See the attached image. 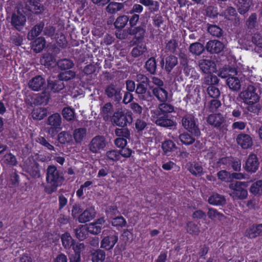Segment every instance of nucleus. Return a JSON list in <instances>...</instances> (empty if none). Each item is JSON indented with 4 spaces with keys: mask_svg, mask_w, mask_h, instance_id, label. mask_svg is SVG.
<instances>
[{
    "mask_svg": "<svg viewBox=\"0 0 262 262\" xmlns=\"http://www.w3.org/2000/svg\"><path fill=\"white\" fill-rule=\"evenodd\" d=\"M46 179L47 185L45 187V190L49 194L55 192L58 187L61 186L64 181L63 172L54 165L48 166Z\"/></svg>",
    "mask_w": 262,
    "mask_h": 262,
    "instance_id": "1",
    "label": "nucleus"
},
{
    "mask_svg": "<svg viewBox=\"0 0 262 262\" xmlns=\"http://www.w3.org/2000/svg\"><path fill=\"white\" fill-rule=\"evenodd\" d=\"M256 90L254 86L250 85L241 93V98L244 102L247 104V110L255 114H258L260 110V105L257 103L260 97L256 93Z\"/></svg>",
    "mask_w": 262,
    "mask_h": 262,
    "instance_id": "2",
    "label": "nucleus"
},
{
    "mask_svg": "<svg viewBox=\"0 0 262 262\" xmlns=\"http://www.w3.org/2000/svg\"><path fill=\"white\" fill-rule=\"evenodd\" d=\"M182 126L193 136L199 137L201 135L199 120L192 113H186L182 117Z\"/></svg>",
    "mask_w": 262,
    "mask_h": 262,
    "instance_id": "3",
    "label": "nucleus"
},
{
    "mask_svg": "<svg viewBox=\"0 0 262 262\" xmlns=\"http://www.w3.org/2000/svg\"><path fill=\"white\" fill-rule=\"evenodd\" d=\"M247 184L245 182L232 181L229 185V188L232 191L231 195L234 199L239 200L245 199L248 195L246 189Z\"/></svg>",
    "mask_w": 262,
    "mask_h": 262,
    "instance_id": "4",
    "label": "nucleus"
},
{
    "mask_svg": "<svg viewBox=\"0 0 262 262\" xmlns=\"http://www.w3.org/2000/svg\"><path fill=\"white\" fill-rule=\"evenodd\" d=\"M259 165V162L257 155L251 153L249 155L243 167L247 172L252 173L258 170Z\"/></svg>",
    "mask_w": 262,
    "mask_h": 262,
    "instance_id": "5",
    "label": "nucleus"
},
{
    "mask_svg": "<svg viewBox=\"0 0 262 262\" xmlns=\"http://www.w3.org/2000/svg\"><path fill=\"white\" fill-rule=\"evenodd\" d=\"M155 123L157 125L165 128H170L176 126V123L172 118V115H163L161 114H156Z\"/></svg>",
    "mask_w": 262,
    "mask_h": 262,
    "instance_id": "6",
    "label": "nucleus"
},
{
    "mask_svg": "<svg viewBox=\"0 0 262 262\" xmlns=\"http://www.w3.org/2000/svg\"><path fill=\"white\" fill-rule=\"evenodd\" d=\"M61 118L59 114L55 113L48 118L47 124L51 126L49 129V133L52 135L56 134L61 128Z\"/></svg>",
    "mask_w": 262,
    "mask_h": 262,
    "instance_id": "7",
    "label": "nucleus"
},
{
    "mask_svg": "<svg viewBox=\"0 0 262 262\" xmlns=\"http://www.w3.org/2000/svg\"><path fill=\"white\" fill-rule=\"evenodd\" d=\"M105 94L116 103L120 102L122 99V94L119 89L113 83L107 85L105 89Z\"/></svg>",
    "mask_w": 262,
    "mask_h": 262,
    "instance_id": "8",
    "label": "nucleus"
},
{
    "mask_svg": "<svg viewBox=\"0 0 262 262\" xmlns=\"http://www.w3.org/2000/svg\"><path fill=\"white\" fill-rule=\"evenodd\" d=\"M118 241V236L115 232H111L104 236L101 242V247L106 250H110L114 247Z\"/></svg>",
    "mask_w": 262,
    "mask_h": 262,
    "instance_id": "9",
    "label": "nucleus"
},
{
    "mask_svg": "<svg viewBox=\"0 0 262 262\" xmlns=\"http://www.w3.org/2000/svg\"><path fill=\"white\" fill-rule=\"evenodd\" d=\"M106 145L105 138L102 136H96L91 140L89 148L93 153H97L100 150L103 149Z\"/></svg>",
    "mask_w": 262,
    "mask_h": 262,
    "instance_id": "10",
    "label": "nucleus"
},
{
    "mask_svg": "<svg viewBox=\"0 0 262 262\" xmlns=\"http://www.w3.org/2000/svg\"><path fill=\"white\" fill-rule=\"evenodd\" d=\"M198 62L200 70L205 74H211L216 71V64L211 59H202Z\"/></svg>",
    "mask_w": 262,
    "mask_h": 262,
    "instance_id": "11",
    "label": "nucleus"
},
{
    "mask_svg": "<svg viewBox=\"0 0 262 262\" xmlns=\"http://www.w3.org/2000/svg\"><path fill=\"white\" fill-rule=\"evenodd\" d=\"M236 141L243 149H247L251 148L253 145L252 138L250 135L241 133L239 134L236 138Z\"/></svg>",
    "mask_w": 262,
    "mask_h": 262,
    "instance_id": "12",
    "label": "nucleus"
},
{
    "mask_svg": "<svg viewBox=\"0 0 262 262\" xmlns=\"http://www.w3.org/2000/svg\"><path fill=\"white\" fill-rule=\"evenodd\" d=\"M145 33V30L141 26L128 30V33L131 35L134 36L132 41L133 43H144V38Z\"/></svg>",
    "mask_w": 262,
    "mask_h": 262,
    "instance_id": "13",
    "label": "nucleus"
},
{
    "mask_svg": "<svg viewBox=\"0 0 262 262\" xmlns=\"http://www.w3.org/2000/svg\"><path fill=\"white\" fill-rule=\"evenodd\" d=\"M187 170L194 177H201L203 175V168L201 164L196 161H189L185 166Z\"/></svg>",
    "mask_w": 262,
    "mask_h": 262,
    "instance_id": "14",
    "label": "nucleus"
},
{
    "mask_svg": "<svg viewBox=\"0 0 262 262\" xmlns=\"http://www.w3.org/2000/svg\"><path fill=\"white\" fill-rule=\"evenodd\" d=\"M152 95L160 102H166L168 99V93L163 88L150 87Z\"/></svg>",
    "mask_w": 262,
    "mask_h": 262,
    "instance_id": "15",
    "label": "nucleus"
},
{
    "mask_svg": "<svg viewBox=\"0 0 262 262\" xmlns=\"http://www.w3.org/2000/svg\"><path fill=\"white\" fill-rule=\"evenodd\" d=\"M245 236L249 238L262 236V224L250 225L245 231Z\"/></svg>",
    "mask_w": 262,
    "mask_h": 262,
    "instance_id": "16",
    "label": "nucleus"
},
{
    "mask_svg": "<svg viewBox=\"0 0 262 262\" xmlns=\"http://www.w3.org/2000/svg\"><path fill=\"white\" fill-rule=\"evenodd\" d=\"M224 44L216 40H211L206 45L207 51L212 54L219 53L223 50Z\"/></svg>",
    "mask_w": 262,
    "mask_h": 262,
    "instance_id": "17",
    "label": "nucleus"
},
{
    "mask_svg": "<svg viewBox=\"0 0 262 262\" xmlns=\"http://www.w3.org/2000/svg\"><path fill=\"white\" fill-rule=\"evenodd\" d=\"M112 119L114 124L121 127H124L129 123L126 115L122 111L115 112Z\"/></svg>",
    "mask_w": 262,
    "mask_h": 262,
    "instance_id": "18",
    "label": "nucleus"
},
{
    "mask_svg": "<svg viewBox=\"0 0 262 262\" xmlns=\"http://www.w3.org/2000/svg\"><path fill=\"white\" fill-rule=\"evenodd\" d=\"M219 76L222 78L228 77L226 80V83L231 90L236 91L241 89V83L237 77L234 76L228 77V76L226 75V74H224L223 71L221 72L219 74Z\"/></svg>",
    "mask_w": 262,
    "mask_h": 262,
    "instance_id": "19",
    "label": "nucleus"
},
{
    "mask_svg": "<svg viewBox=\"0 0 262 262\" xmlns=\"http://www.w3.org/2000/svg\"><path fill=\"white\" fill-rule=\"evenodd\" d=\"M46 83L45 79L41 76L38 75L33 77L29 82V88L33 91H38L43 88Z\"/></svg>",
    "mask_w": 262,
    "mask_h": 262,
    "instance_id": "20",
    "label": "nucleus"
},
{
    "mask_svg": "<svg viewBox=\"0 0 262 262\" xmlns=\"http://www.w3.org/2000/svg\"><path fill=\"white\" fill-rule=\"evenodd\" d=\"M65 87L64 82L58 78L48 80V89L53 93H57L62 90Z\"/></svg>",
    "mask_w": 262,
    "mask_h": 262,
    "instance_id": "21",
    "label": "nucleus"
},
{
    "mask_svg": "<svg viewBox=\"0 0 262 262\" xmlns=\"http://www.w3.org/2000/svg\"><path fill=\"white\" fill-rule=\"evenodd\" d=\"M149 85L137 84L136 89V93L138 94L139 98L142 100H148L152 96L149 91L147 90V86Z\"/></svg>",
    "mask_w": 262,
    "mask_h": 262,
    "instance_id": "22",
    "label": "nucleus"
},
{
    "mask_svg": "<svg viewBox=\"0 0 262 262\" xmlns=\"http://www.w3.org/2000/svg\"><path fill=\"white\" fill-rule=\"evenodd\" d=\"M225 121V119L221 114L209 115L207 121L209 124L215 127H220Z\"/></svg>",
    "mask_w": 262,
    "mask_h": 262,
    "instance_id": "23",
    "label": "nucleus"
},
{
    "mask_svg": "<svg viewBox=\"0 0 262 262\" xmlns=\"http://www.w3.org/2000/svg\"><path fill=\"white\" fill-rule=\"evenodd\" d=\"M95 214L96 212L94 208H87L78 216V221L81 223H86L93 219Z\"/></svg>",
    "mask_w": 262,
    "mask_h": 262,
    "instance_id": "24",
    "label": "nucleus"
},
{
    "mask_svg": "<svg viewBox=\"0 0 262 262\" xmlns=\"http://www.w3.org/2000/svg\"><path fill=\"white\" fill-rule=\"evenodd\" d=\"M113 113L114 107L111 102H107L101 108V114L105 121L108 120L111 117L113 118Z\"/></svg>",
    "mask_w": 262,
    "mask_h": 262,
    "instance_id": "25",
    "label": "nucleus"
},
{
    "mask_svg": "<svg viewBox=\"0 0 262 262\" xmlns=\"http://www.w3.org/2000/svg\"><path fill=\"white\" fill-rule=\"evenodd\" d=\"M75 235L79 241H83L87 238L89 232L86 225H80L74 229Z\"/></svg>",
    "mask_w": 262,
    "mask_h": 262,
    "instance_id": "26",
    "label": "nucleus"
},
{
    "mask_svg": "<svg viewBox=\"0 0 262 262\" xmlns=\"http://www.w3.org/2000/svg\"><path fill=\"white\" fill-rule=\"evenodd\" d=\"M161 148L164 154L166 156H170L171 153L177 149L176 144L171 140H165L162 143Z\"/></svg>",
    "mask_w": 262,
    "mask_h": 262,
    "instance_id": "27",
    "label": "nucleus"
},
{
    "mask_svg": "<svg viewBox=\"0 0 262 262\" xmlns=\"http://www.w3.org/2000/svg\"><path fill=\"white\" fill-rule=\"evenodd\" d=\"M208 202L209 204L213 206H222L226 203V199L223 195L216 193L209 197Z\"/></svg>",
    "mask_w": 262,
    "mask_h": 262,
    "instance_id": "28",
    "label": "nucleus"
},
{
    "mask_svg": "<svg viewBox=\"0 0 262 262\" xmlns=\"http://www.w3.org/2000/svg\"><path fill=\"white\" fill-rule=\"evenodd\" d=\"M46 46V40L43 37L35 39L31 43L32 49L36 53L42 51Z\"/></svg>",
    "mask_w": 262,
    "mask_h": 262,
    "instance_id": "29",
    "label": "nucleus"
},
{
    "mask_svg": "<svg viewBox=\"0 0 262 262\" xmlns=\"http://www.w3.org/2000/svg\"><path fill=\"white\" fill-rule=\"evenodd\" d=\"M174 112V106L166 102H161L158 105L157 114L171 115L170 114Z\"/></svg>",
    "mask_w": 262,
    "mask_h": 262,
    "instance_id": "30",
    "label": "nucleus"
},
{
    "mask_svg": "<svg viewBox=\"0 0 262 262\" xmlns=\"http://www.w3.org/2000/svg\"><path fill=\"white\" fill-rule=\"evenodd\" d=\"M2 160L4 165L10 167L15 166L18 164L16 157L10 152L5 154Z\"/></svg>",
    "mask_w": 262,
    "mask_h": 262,
    "instance_id": "31",
    "label": "nucleus"
},
{
    "mask_svg": "<svg viewBox=\"0 0 262 262\" xmlns=\"http://www.w3.org/2000/svg\"><path fill=\"white\" fill-rule=\"evenodd\" d=\"M133 45H137L133 48L131 51V55L134 58H137L143 54L146 51L147 48L145 43H133Z\"/></svg>",
    "mask_w": 262,
    "mask_h": 262,
    "instance_id": "32",
    "label": "nucleus"
},
{
    "mask_svg": "<svg viewBox=\"0 0 262 262\" xmlns=\"http://www.w3.org/2000/svg\"><path fill=\"white\" fill-rule=\"evenodd\" d=\"M104 158L107 162L114 163L120 159V156L119 155L118 150L112 149L106 152Z\"/></svg>",
    "mask_w": 262,
    "mask_h": 262,
    "instance_id": "33",
    "label": "nucleus"
},
{
    "mask_svg": "<svg viewBox=\"0 0 262 262\" xmlns=\"http://www.w3.org/2000/svg\"><path fill=\"white\" fill-rule=\"evenodd\" d=\"M178 63V58L174 55L168 56L165 58V70L169 73Z\"/></svg>",
    "mask_w": 262,
    "mask_h": 262,
    "instance_id": "34",
    "label": "nucleus"
},
{
    "mask_svg": "<svg viewBox=\"0 0 262 262\" xmlns=\"http://www.w3.org/2000/svg\"><path fill=\"white\" fill-rule=\"evenodd\" d=\"M157 67V61L154 57H150L145 62V68L151 75H155L156 73Z\"/></svg>",
    "mask_w": 262,
    "mask_h": 262,
    "instance_id": "35",
    "label": "nucleus"
},
{
    "mask_svg": "<svg viewBox=\"0 0 262 262\" xmlns=\"http://www.w3.org/2000/svg\"><path fill=\"white\" fill-rule=\"evenodd\" d=\"M249 191L255 196L262 195V180H259L253 183L250 186Z\"/></svg>",
    "mask_w": 262,
    "mask_h": 262,
    "instance_id": "36",
    "label": "nucleus"
},
{
    "mask_svg": "<svg viewBox=\"0 0 262 262\" xmlns=\"http://www.w3.org/2000/svg\"><path fill=\"white\" fill-rule=\"evenodd\" d=\"M11 24L15 29L19 31H21L25 26L26 22V17H11Z\"/></svg>",
    "mask_w": 262,
    "mask_h": 262,
    "instance_id": "37",
    "label": "nucleus"
},
{
    "mask_svg": "<svg viewBox=\"0 0 262 262\" xmlns=\"http://www.w3.org/2000/svg\"><path fill=\"white\" fill-rule=\"evenodd\" d=\"M112 225L116 227L117 230L126 227L127 223L126 220L121 215L118 216L112 219L111 221Z\"/></svg>",
    "mask_w": 262,
    "mask_h": 262,
    "instance_id": "38",
    "label": "nucleus"
},
{
    "mask_svg": "<svg viewBox=\"0 0 262 262\" xmlns=\"http://www.w3.org/2000/svg\"><path fill=\"white\" fill-rule=\"evenodd\" d=\"M50 99V95L49 92L43 91L36 96L35 102L38 105H45L48 104Z\"/></svg>",
    "mask_w": 262,
    "mask_h": 262,
    "instance_id": "39",
    "label": "nucleus"
},
{
    "mask_svg": "<svg viewBox=\"0 0 262 262\" xmlns=\"http://www.w3.org/2000/svg\"><path fill=\"white\" fill-rule=\"evenodd\" d=\"M185 229L187 233L193 235H198L200 233V227L198 224H195L192 221L188 222Z\"/></svg>",
    "mask_w": 262,
    "mask_h": 262,
    "instance_id": "40",
    "label": "nucleus"
},
{
    "mask_svg": "<svg viewBox=\"0 0 262 262\" xmlns=\"http://www.w3.org/2000/svg\"><path fill=\"white\" fill-rule=\"evenodd\" d=\"M92 262H103L105 258V252L101 249H97L91 254Z\"/></svg>",
    "mask_w": 262,
    "mask_h": 262,
    "instance_id": "41",
    "label": "nucleus"
},
{
    "mask_svg": "<svg viewBox=\"0 0 262 262\" xmlns=\"http://www.w3.org/2000/svg\"><path fill=\"white\" fill-rule=\"evenodd\" d=\"M62 244L64 248L69 249L75 242L69 232H65L61 236Z\"/></svg>",
    "mask_w": 262,
    "mask_h": 262,
    "instance_id": "42",
    "label": "nucleus"
},
{
    "mask_svg": "<svg viewBox=\"0 0 262 262\" xmlns=\"http://www.w3.org/2000/svg\"><path fill=\"white\" fill-rule=\"evenodd\" d=\"M31 114L33 119L41 120L47 116V111L45 108H36L33 110Z\"/></svg>",
    "mask_w": 262,
    "mask_h": 262,
    "instance_id": "43",
    "label": "nucleus"
},
{
    "mask_svg": "<svg viewBox=\"0 0 262 262\" xmlns=\"http://www.w3.org/2000/svg\"><path fill=\"white\" fill-rule=\"evenodd\" d=\"M57 64L61 70H66L71 69L74 66L73 62L69 59H61L59 60Z\"/></svg>",
    "mask_w": 262,
    "mask_h": 262,
    "instance_id": "44",
    "label": "nucleus"
},
{
    "mask_svg": "<svg viewBox=\"0 0 262 262\" xmlns=\"http://www.w3.org/2000/svg\"><path fill=\"white\" fill-rule=\"evenodd\" d=\"M86 133L85 128H78L74 131L73 137L76 143H81Z\"/></svg>",
    "mask_w": 262,
    "mask_h": 262,
    "instance_id": "45",
    "label": "nucleus"
},
{
    "mask_svg": "<svg viewBox=\"0 0 262 262\" xmlns=\"http://www.w3.org/2000/svg\"><path fill=\"white\" fill-rule=\"evenodd\" d=\"M204 50V47L203 45L200 42L193 43L189 47V51L195 55H201Z\"/></svg>",
    "mask_w": 262,
    "mask_h": 262,
    "instance_id": "46",
    "label": "nucleus"
},
{
    "mask_svg": "<svg viewBox=\"0 0 262 262\" xmlns=\"http://www.w3.org/2000/svg\"><path fill=\"white\" fill-rule=\"evenodd\" d=\"M179 139L183 144L189 145L194 143L195 139L188 133L185 132L179 135Z\"/></svg>",
    "mask_w": 262,
    "mask_h": 262,
    "instance_id": "47",
    "label": "nucleus"
},
{
    "mask_svg": "<svg viewBox=\"0 0 262 262\" xmlns=\"http://www.w3.org/2000/svg\"><path fill=\"white\" fill-rule=\"evenodd\" d=\"M208 217L211 220H215L217 219L219 221H222L224 217L223 213L219 212L216 209L209 208L207 212Z\"/></svg>",
    "mask_w": 262,
    "mask_h": 262,
    "instance_id": "48",
    "label": "nucleus"
},
{
    "mask_svg": "<svg viewBox=\"0 0 262 262\" xmlns=\"http://www.w3.org/2000/svg\"><path fill=\"white\" fill-rule=\"evenodd\" d=\"M61 114L63 118L67 121H72L74 119V110L71 107H64L62 110Z\"/></svg>",
    "mask_w": 262,
    "mask_h": 262,
    "instance_id": "49",
    "label": "nucleus"
},
{
    "mask_svg": "<svg viewBox=\"0 0 262 262\" xmlns=\"http://www.w3.org/2000/svg\"><path fill=\"white\" fill-rule=\"evenodd\" d=\"M41 63L46 67H51L55 61V58L53 55L50 53L44 54L40 60Z\"/></svg>",
    "mask_w": 262,
    "mask_h": 262,
    "instance_id": "50",
    "label": "nucleus"
},
{
    "mask_svg": "<svg viewBox=\"0 0 262 262\" xmlns=\"http://www.w3.org/2000/svg\"><path fill=\"white\" fill-rule=\"evenodd\" d=\"M123 7V5L122 3L111 2L106 7V10L107 12L111 14H114L120 10Z\"/></svg>",
    "mask_w": 262,
    "mask_h": 262,
    "instance_id": "51",
    "label": "nucleus"
},
{
    "mask_svg": "<svg viewBox=\"0 0 262 262\" xmlns=\"http://www.w3.org/2000/svg\"><path fill=\"white\" fill-rule=\"evenodd\" d=\"M57 45L59 48L64 49L67 46L68 42L66 37L62 33H56L55 36Z\"/></svg>",
    "mask_w": 262,
    "mask_h": 262,
    "instance_id": "52",
    "label": "nucleus"
},
{
    "mask_svg": "<svg viewBox=\"0 0 262 262\" xmlns=\"http://www.w3.org/2000/svg\"><path fill=\"white\" fill-rule=\"evenodd\" d=\"M85 225H86L89 233L97 235L101 232V227L99 225H97L95 222L85 224Z\"/></svg>",
    "mask_w": 262,
    "mask_h": 262,
    "instance_id": "53",
    "label": "nucleus"
},
{
    "mask_svg": "<svg viewBox=\"0 0 262 262\" xmlns=\"http://www.w3.org/2000/svg\"><path fill=\"white\" fill-rule=\"evenodd\" d=\"M37 3H29L32 6L31 11L36 15L41 14L43 12L45 8L40 3V1H36Z\"/></svg>",
    "mask_w": 262,
    "mask_h": 262,
    "instance_id": "54",
    "label": "nucleus"
},
{
    "mask_svg": "<svg viewBox=\"0 0 262 262\" xmlns=\"http://www.w3.org/2000/svg\"><path fill=\"white\" fill-rule=\"evenodd\" d=\"M207 91L209 97L212 98H219L220 97V91L214 85L208 86Z\"/></svg>",
    "mask_w": 262,
    "mask_h": 262,
    "instance_id": "55",
    "label": "nucleus"
},
{
    "mask_svg": "<svg viewBox=\"0 0 262 262\" xmlns=\"http://www.w3.org/2000/svg\"><path fill=\"white\" fill-rule=\"evenodd\" d=\"M221 102L218 98H213L209 102L208 108L209 111L212 113L216 112L221 106Z\"/></svg>",
    "mask_w": 262,
    "mask_h": 262,
    "instance_id": "56",
    "label": "nucleus"
},
{
    "mask_svg": "<svg viewBox=\"0 0 262 262\" xmlns=\"http://www.w3.org/2000/svg\"><path fill=\"white\" fill-rule=\"evenodd\" d=\"M41 145L43 146L45 149L50 151H55V147L43 137H39L36 140Z\"/></svg>",
    "mask_w": 262,
    "mask_h": 262,
    "instance_id": "57",
    "label": "nucleus"
},
{
    "mask_svg": "<svg viewBox=\"0 0 262 262\" xmlns=\"http://www.w3.org/2000/svg\"><path fill=\"white\" fill-rule=\"evenodd\" d=\"M115 134L119 138L129 139L130 137V132L128 128L122 127L121 128H116Z\"/></svg>",
    "mask_w": 262,
    "mask_h": 262,
    "instance_id": "58",
    "label": "nucleus"
},
{
    "mask_svg": "<svg viewBox=\"0 0 262 262\" xmlns=\"http://www.w3.org/2000/svg\"><path fill=\"white\" fill-rule=\"evenodd\" d=\"M71 139V135L67 132H62L58 135V141L61 144L69 143Z\"/></svg>",
    "mask_w": 262,
    "mask_h": 262,
    "instance_id": "59",
    "label": "nucleus"
},
{
    "mask_svg": "<svg viewBox=\"0 0 262 262\" xmlns=\"http://www.w3.org/2000/svg\"><path fill=\"white\" fill-rule=\"evenodd\" d=\"M129 17H117L114 23V26L117 29L123 28L129 20Z\"/></svg>",
    "mask_w": 262,
    "mask_h": 262,
    "instance_id": "60",
    "label": "nucleus"
},
{
    "mask_svg": "<svg viewBox=\"0 0 262 262\" xmlns=\"http://www.w3.org/2000/svg\"><path fill=\"white\" fill-rule=\"evenodd\" d=\"M232 159V158L228 157H225L220 158L219 159V161L217 162V165L220 167H221L222 165L225 166V167H223V168L229 167V166H230Z\"/></svg>",
    "mask_w": 262,
    "mask_h": 262,
    "instance_id": "61",
    "label": "nucleus"
},
{
    "mask_svg": "<svg viewBox=\"0 0 262 262\" xmlns=\"http://www.w3.org/2000/svg\"><path fill=\"white\" fill-rule=\"evenodd\" d=\"M75 76V74L71 72V71H66L65 72L61 73L58 75V78L61 80L63 82L64 81H67Z\"/></svg>",
    "mask_w": 262,
    "mask_h": 262,
    "instance_id": "62",
    "label": "nucleus"
},
{
    "mask_svg": "<svg viewBox=\"0 0 262 262\" xmlns=\"http://www.w3.org/2000/svg\"><path fill=\"white\" fill-rule=\"evenodd\" d=\"M178 47V43L174 39H171L166 45V49L170 53H174Z\"/></svg>",
    "mask_w": 262,
    "mask_h": 262,
    "instance_id": "63",
    "label": "nucleus"
},
{
    "mask_svg": "<svg viewBox=\"0 0 262 262\" xmlns=\"http://www.w3.org/2000/svg\"><path fill=\"white\" fill-rule=\"evenodd\" d=\"M136 81L137 84H142L144 85H149V79L145 75L142 74H138L136 76Z\"/></svg>",
    "mask_w": 262,
    "mask_h": 262,
    "instance_id": "64",
    "label": "nucleus"
}]
</instances>
